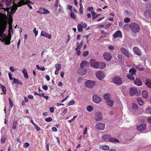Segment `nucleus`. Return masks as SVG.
I'll use <instances>...</instances> for the list:
<instances>
[{
	"mask_svg": "<svg viewBox=\"0 0 151 151\" xmlns=\"http://www.w3.org/2000/svg\"><path fill=\"white\" fill-rule=\"evenodd\" d=\"M4 32V31L2 30V27L0 26V40L3 42L4 41H5L6 44L9 45L10 44L11 39L8 38L6 34H2Z\"/></svg>",
	"mask_w": 151,
	"mask_h": 151,
	"instance_id": "nucleus-1",
	"label": "nucleus"
},
{
	"mask_svg": "<svg viewBox=\"0 0 151 151\" xmlns=\"http://www.w3.org/2000/svg\"><path fill=\"white\" fill-rule=\"evenodd\" d=\"M129 27L133 32L134 33H137L139 30V26L137 23H132L129 25Z\"/></svg>",
	"mask_w": 151,
	"mask_h": 151,
	"instance_id": "nucleus-2",
	"label": "nucleus"
},
{
	"mask_svg": "<svg viewBox=\"0 0 151 151\" xmlns=\"http://www.w3.org/2000/svg\"><path fill=\"white\" fill-rule=\"evenodd\" d=\"M33 3V2L29 1V0H23L22 2L19 1L17 5L18 6H20L23 4H27L29 8L32 9V8L30 4Z\"/></svg>",
	"mask_w": 151,
	"mask_h": 151,
	"instance_id": "nucleus-3",
	"label": "nucleus"
},
{
	"mask_svg": "<svg viewBox=\"0 0 151 151\" xmlns=\"http://www.w3.org/2000/svg\"><path fill=\"white\" fill-rule=\"evenodd\" d=\"M113 82L117 86H120L122 84V78L120 77L116 76L113 78Z\"/></svg>",
	"mask_w": 151,
	"mask_h": 151,
	"instance_id": "nucleus-4",
	"label": "nucleus"
},
{
	"mask_svg": "<svg viewBox=\"0 0 151 151\" xmlns=\"http://www.w3.org/2000/svg\"><path fill=\"white\" fill-rule=\"evenodd\" d=\"M96 82L94 81L91 80L87 81L85 83L86 86L90 88H91L95 85Z\"/></svg>",
	"mask_w": 151,
	"mask_h": 151,
	"instance_id": "nucleus-5",
	"label": "nucleus"
},
{
	"mask_svg": "<svg viewBox=\"0 0 151 151\" xmlns=\"http://www.w3.org/2000/svg\"><path fill=\"white\" fill-rule=\"evenodd\" d=\"M94 119L96 121L101 120L102 119L101 113L99 111L96 112L94 114Z\"/></svg>",
	"mask_w": 151,
	"mask_h": 151,
	"instance_id": "nucleus-6",
	"label": "nucleus"
},
{
	"mask_svg": "<svg viewBox=\"0 0 151 151\" xmlns=\"http://www.w3.org/2000/svg\"><path fill=\"white\" fill-rule=\"evenodd\" d=\"M96 76L99 80H101L105 77V75L103 72L100 71L96 73Z\"/></svg>",
	"mask_w": 151,
	"mask_h": 151,
	"instance_id": "nucleus-7",
	"label": "nucleus"
},
{
	"mask_svg": "<svg viewBox=\"0 0 151 151\" xmlns=\"http://www.w3.org/2000/svg\"><path fill=\"white\" fill-rule=\"evenodd\" d=\"M120 50L126 56L127 58H130L131 57V54L128 50H127L124 47H122Z\"/></svg>",
	"mask_w": 151,
	"mask_h": 151,
	"instance_id": "nucleus-8",
	"label": "nucleus"
},
{
	"mask_svg": "<svg viewBox=\"0 0 151 151\" xmlns=\"http://www.w3.org/2000/svg\"><path fill=\"white\" fill-rule=\"evenodd\" d=\"M93 100L95 103L99 104L101 101V97L96 95H94L93 96Z\"/></svg>",
	"mask_w": 151,
	"mask_h": 151,
	"instance_id": "nucleus-9",
	"label": "nucleus"
},
{
	"mask_svg": "<svg viewBox=\"0 0 151 151\" xmlns=\"http://www.w3.org/2000/svg\"><path fill=\"white\" fill-rule=\"evenodd\" d=\"M98 62L94 59H91L90 61L91 66L96 69H98Z\"/></svg>",
	"mask_w": 151,
	"mask_h": 151,
	"instance_id": "nucleus-10",
	"label": "nucleus"
},
{
	"mask_svg": "<svg viewBox=\"0 0 151 151\" xmlns=\"http://www.w3.org/2000/svg\"><path fill=\"white\" fill-rule=\"evenodd\" d=\"M103 57L105 60L108 61L110 60L112 58V57L111 54L106 52H105L103 54Z\"/></svg>",
	"mask_w": 151,
	"mask_h": 151,
	"instance_id": "nucleus-11",
	"label": "nucleus"
},
{
	"mask_svg": "<svg viewBox=\"0 0 151 151\" xmlns=\"http://www.w3.org/2000/svg\"><path fill=\"white\" fill-rule=\"evenodd\" d=\"M112 36L114 38H116L117 37L121 38L122 37V32L120 30L117 31Z\"/></svg>",
	"mask_w": 151,
	"mask_h": 151,
	"instance_id": "nucleus-12",
	"label": "nucleus"
},
{
	"mask_svg": "<svg viewBox=\"0 0 151 151\" xmlns=\"http://www.w3.org/2000/svg\"><path fill=\"white\" fill-rule=\"evenodd\" d=\"M146 124L145 123H142L140 125L137 126V129L139 131H142L145 130L146 128Z\"/></svg>",
	"mask_w": 151,
	"mask_h": 151,
	"instance_id": "nucleus-13",
	"label": "nucleus"
},
{
	"mask_svg": "<svg viewBox=\"0 0 151 151\" xmlns=\"http://www.w3.org/2000/svg\"><path fill=\"white\" fill-rule=\"evenodd\" d=\"M95 127L96 129L99 130H103L105 128V124L102 123H99L96 124Z\"/></svg>",
	"mask_w": 151,
	"mask_h": 151,
	"instance_id": "nucleus-14",
	"label": "nucleus"
},
{
	"mask_svg": "<svg viewBox=\"0 0 151 151\" xmlns=\"http://www.w3.org/2000/svg\"><path fill=\"white\" fill-rule=\"evenodd\" d=\"M87 73V70L86 69L83 68H81L78 70V74L79 75H84L86 74Z\"/></svg>",
	"mask_w": 151,
	"mask_h": 151,
	"instance_id": "nucleus-15",
	"label": "nucleus"
},
{
	"mask_svg": "<svg viewBox=\"0 0 151 151\" xmlns=\"http://www.w3.org/2000/svg\"><path fill=\"white\" fill-rule=\"evenodd\" d=\"M133 50L134 53L138 55H142V53L140 49L137 47H134L133 48Z\"/></svg>",
	"mask_w": 151,
	"mask_h": 151,
	"instance_id": "nucleus-16",
	"label": "nucleus"
},
{
	"mask_svg": "<svg viewBox=\"0 0 151 151\" xmlns=\"http://www.w3.org/2000/svg\"><path fill=\"white\" fill-rule=\"evenodd\" d=\"M98 69L99 68L101 69H104L106 66V64L104 62H99L98 63Z\"/></svg>",
	"mask_w": 151,
	"mask_h": 151,
	"instance_id": "nucleus-17",
	"label": "nucleus"
},
{
	"mask_svg": "<svg viewBox=\"0 0 151 151\" xmlns=\"http://www.w3.org/2000/svg\"><path fill=\"white\" fill-rule=\"evenodd\" d=\"M137 88L134 87H131L130 88L129 93L131 96L134 95L137 92Z\"/></svg>",
	"mask_w": 151,
	"mask_h": 151,
	"instance_id": "nucleus-18",
	"label": "nucleus"
},
{
	"mask_svg": "<svg viewBox=\"0 0 151 151\" xmlns=\"http://www.w3.org/2000/svg\"><path fill=\"white\" fill-rule=\"evenodd\" d=\"M37 12L41 14H48L50 13V12L48 10L44 8L41 9Z\"/></svg>",
	"mask_w": 151,
	"mask_h": 151,
	"instance_id": "nucleus-19",
	"label": "nucleus"
},
{
	"mask_svg": "<svg viewBox=\"0 0 151 151\" xmlns=\"http://www.w3.org/2000/svg\"><path fill=\"white\" fill-rule=\"evenodd\" d=\"M40 35L41 36L47 37L49 39L51 38V35H49L48 33L44 31H42Z\"/></svg>",
	"mask_w": 151,
	"mask_h": 151,
	"instance_id": "nucleus-20",
	"label": "nucleus"
},
{
	"mask_svg": "<svg viewBox=\"0 0 151 151\" xmlns=\"http://www.w3.org/2000/svg\"><path fill=\"white\" fill-rule=\"evenodd\" d=\"M133 81L135 84L138 86H140L142 85V82L139 78H136Z\"/></svg>",
	"mask_w": 151,
	"mask_h": 151,
	"instance_id": "nucleus-21",
	"label": "nucleus"
},
{
	"mask_svg": "<svg viewBox=\"0 0 151 151\" xmlns=\"http://www.w3.org/2000/svg\"><path fill=\"white\" fill-rule=\"evenodd\" d=\"M89 65V63L86 61H83L80 64L81 68L87 67Z\"/></svg>",
	"mask_w": 151,
	"mask_h": 151,
	"instance_id": "nucleus-22",
	"label": "nucleus"
},
{
	"mask_svg": "<svg viewBox=\"0 0 151 151\" xmlns=\"http://www.w3.org/2000/svg\"><path fill=\"white\" fill-rule=\"evenodd\" d=\"M12 83H17L18 84L20 85H22V83L21 81L18 79H16L14 77H13V81L12 82Z\"/></svg>",
	"mask_w": 151,
	"mask_h": 151,
	"instance_id": "nucleus-23",
	"label": "nucleus"
},
{
	"mask_svg": "<svg viewBox=\"0 0 151 151\" xmlns=\"http://www.w3.org/2000/svg\"><path fill=\"white\" fill-rule=\"evenodd\" d=\"M151 10H147L145 12L144 15L147 18H149L151 17Z\"/></svg>",
	"mask_w": 151,
	"mask_h": 151,
	"instance_id": "nucleus-24",
	"label": "nucleus"
},
{
	"mask_svg": "<svg viewBox=\"0 0 151 151\" xmlns=\"http://www.w3.org/2000/svg\"><path fill=\"white\" fill-rule=\"evenodd\" d=\"M108 141L113 143H119V140L113 137L110 138L109 139Z\"/></svg>",
	"mask_w": 151,
	"mask_h": 151,
	"instance_id": "nucleus-25",
	"label": "nucleus"
},
{
	"mask_svg": "<svg viewBox=\"0 0 151 151\" xmlns=\"http://www.w3.org/2000/svg\"><path fill=\"white\" fill-rule=\"evenodd\" d=\"M106 103L108 105L111 107L113 106L114 102L113 101L109 99L106 101Z\"/></svg>",
	"mask_w": 151,
	"mask_h": 151,
	"instance_id": "nucleus-26",
	"label": "nucleus"
},
{
	"mask_svg": "<svg viewBox=\"0 0 151 151\" xmlns=\"http://www.w3.org/2000/svg\"><path fill=\"white\" fill-rule=\"evenodd\" d=\"M22 72L24 74V77L26 79H28V76L26 70L25 69H23L22 70Z\"/></svg>",
	"mask_w": 151,
	"mask_h": 151,
	"instance_id": "nucleus-27",
	"label": "nucleus"
},
{
	"mask_svg": "<svg viewBox=\"0 0 151 151\" xmlns=\"http://www.w3.org/2000/svg\"><path fill=\"white\" fill-rule=\"evenodd\" d=\"M136 70L134 68H132L130 69L129 70V72L130 74L131 75H134L136 74Z\"/></svg>",
	"mask_w": 151,
	"mask_h": 151,
	"instance_id": "nucleus-28",
	"label": "nucleus"
},
{
	"mask_svg": "<svg viewBox=\"0 0 151 151\" xmlns=\"http://www.w3.org/2000/svg\"><path fill=\"white\" fill-rule=\"evenodd\" d=\"M17 124L18 122L16 120H14L12 127V128L13 129H15L16 128Z\"/></svg>",
	"mask_w": 151,
	"mask_h": 151,
	"instance_id": "nucleus-29",
	"label": "nucleus"
},
{
	"mask_svg": "<svg viewBox=\"0 0 151 151\" xmlns=\"http://www.w3.org/2000/svg\"><path fill=\"white\" fill-rule=\"evenodd\" d=\"M99 148H101L104 150H107L109 149V147L107 145H104L103 146H101L99 147Z\"/></svg>",
	"mask_w": 151,
	"mask_h": 151,
	"instance_id": "nucleus-30",
	"label": "nucleus"
},
{
	"mask_svg": "<svg viewBox=\"0 0 151 151\" xmlns=\"http://www.w3.org/2000/svg\"><path fill=\"white\" fill-rule=\"evenodd\" d=\"M137 101L138 103L140 106H142L143 105V101L140 98H138L137 99Z\"/></svg>",
	"mask_w": 151,
	"mask_h": 151,
	"instance_id": "nucleus-31",
	"label": "nucleus"
},
{
	"mask_svg": "<svg viewBox=\"0 0 151 151\" xmlns=\"http://www.w3.org/2000/svg\"><path fill=\"white\" fill-rule=\"evenodd\" d=\"M55 67L56 68V70L59 71L61 68V65L60 64H56L55 65Z\"/></svg>",
	"mask_w": 151,
	"mask_h": 151,
	"instance_id": "nucleus-32",
	"label": "nucleus"
},
{
	"mask_svg": "<svg viewBox=\"0 0 151 151\" xmlns=\"http://www.w3.org/2000/svg\"><path fill=\"white\" fill-rule=\"evenodd\" d=\"M79 32H81L83 31V27L81 25V24H78L77 26Z\"/></svg>",
	"mask_w": 151,
	"mask_h": 151,
	"instance_id": "nucleus-33",
	"label": "nucleus"
},
{
	"mask_svg": "<svg viewBox=\"0 0 151 151\" xmlns=\"http://www.w3.org/2000/svg\"><path fill=\"white\" fill-rule=\"evenodd\" d=\"M93 107L91 106H88L86 108L87 110L89 112H91L92 111L93 109Z\"/></svg>",
	"mask_w": 151,
	"mask_h": 151,
	"instance_id": "nucleus-34",
	"label": "nucleus"
},
{
	"mask_svg": "<svg viewBox=\"0 0 151 151\" xmlns=\"http://www.w3.org/2000/svg\"><path fill=\"white\" fill-rule=\"evenodd\" d=\"M1 90L3 93V94L4 95H5L6 94V88L5 87V86H3L2 85H1Z\"/></svg>",
	"mask_w": 151,
	"mask_h": 151,
	"instance_id": "nucleus-35",
	"label": "nucleus"
},
{
	"mask_svg": "<svg viewBox=\"0 0 151 151\" xmlns=\"http://www.w3.org/2000/svg\"><path fill=\"white\" fill-rule=\"evenodd\" d=\"M142 95L143 97L145 98H146L147 97V92L146 91H143L142 92Z\"/></svg>",
	"mask_w": 151,
	"mask_h": 151,
	"instance_id": "nucleus-36",
	"label": "nucleus"
},
{
	"mask_svg": "<svg viewBox=\"0 0 151 151\" xmlns=\"http://www.w3.org/2000/svg\"><path fill=\"white\" fill-rule=\"evenodd\" d=\"M127 77L131 80H133L134 79V78L131 75L127 74Z\"/></svg>",
	"mask_w": 151,
	"mask_h": 151,
	"instance_id": "nucleus-37",
	"label": "nucleus"
},
{
	"mask_svg": "<svg viewBox=\"0 0 151 151\" xmlns=\"http://www.w3.org/2000/svg\"><path fill=\"white\" fill-rule=\"evenodd\" d=\"M80 7L79 8V11L81 14H82L83 12V6L81 2H80Z\"/></svg>",
	"mask_w": 151,
	"mask_h": 151,
	"instance_id": "nucleus-38",
	"label": "nucleus"
},
{
	"mask_svg": "<svg viewBox=\"0 0 151 151\" xmlns=\"http://www.w3.org/2000/svg\"><path fill=\"white\" fill-rule=\"evenodd\" d=\"M40 96L44 98L46 100H48L49 99V96H45L43 93L40 94Z\"/></svg>",
	"mask_w": 151,
	"mask_h": 151,
	"instance_id": "nucleus-39",
	"label": "nucleus"
},
{
	"mask_svg": "<svg viewBox=\"0 0 151 151\" xmlns=\"http://www.w3.org/2000/svg\"><path fill=\"white\" fill-rule=\"evenodd\" d=\"M145 84L148 87L151 88V81H147Z\"/></svg>",
	"mask_w": 151,
	"mask_h": 151,
	"instance_id": "nucleus-40",
	"label": "nucleus"
},
{
	"mask_svg": "<svg viewBox=\"0 0 151 151\" xmlns=\"http://www.w3.org/2000/svg\"><path fill=\"white\" fill-rule=\"evenodd\" d=\"M118 58L119 60L122 62L123 60L122 56L121 54H118Z\"/></svg>",
	"mask_w": 151,
	"mask_h": 151,
	"instance_id": "nucleus-41",
	"label": "nucleus"
},
{
	"mask_svg": "<svg viewBox=\"0 0 151 151\" xmlns=\"http://www.w3.org/2000/svg\"><path fill=\"white\" fill-rule=\"evenodd\" d=\"M91 14L93 17V19H94L97 17V16H96V14L93 11H92L91 12Z\"/></svg>",
	"mask_w": 151,
	"mask_h": 151,
	"instance_id": "nucleus-42",
	"label": "nucleus"
},
{
	"mask_svg": "<svg viewBox=\"0 0 151 151\" xmlns=\"http://www.w3.org/2000/svg\"><path fill=\"white\" fill-rule=\"evenodd\" d=\"M109 94H106L104 95V99L106 101L110 99L109 97Z\"/></svg>",
	"mask_w": 151,
	"mask_h": 151,
	"instance_id": "nucleus-43",
	"label": "nucleus"
},
{
	"mask_svg": "<svg viewBox=\"0 0 151 151\" xmlns=\"http://www.w3.org/2000/svg\"><path fill=\"white\" fill-rule=\"evenodd\" d=\"M109 135H104L102 137V139L104 140H106L107 139H109Z\"/></svg>",
	"mask_w": 151,
	"mask_h": 151,
	"instance_id": "nucleus-44",
	"label": "nucleus"
},
{
	"mask_svg": "<svg viewBox=\"0 0 151 151\" xmlns=\"http://www.w3.org/2000/svg\"><path fill=\"white\" fill-rule=\"evenodd\" d=\"M146 111L147 113H151V107L147 108L146 109Z\"/></svg>",
	"mask_w": 151,
	"mask_h": 151,
	"instance_id": "nucleus-45",
	"label": "nucleus"
},
{
	"mask_svg": "<svg viewBox=\"0 0 151 151\" xmlns=\"http://www.w3.org/2000/svg\"><path fill=\"white\" fill-rule=\"evenodd\" d=\"M70 17L71 18L74 19H76V15L73 12H71V13Z\"/></svg>",
	"mask_w": 151,
	"mask_h": 151,
	"instance_id": "nucleus-46",
	"label": "nucleus"
},
{
	"mask_svg": "<svg viewBox=\"0 0 151 151\" xmlns=\"http://www.w3.org/2000/svg\"><path fill=\"white\" fill-rule=\"evenodd\" d=\"M5 2L6 5L9 6L12 2V0H6Z\"/></svg>",
	"mask_w": 151,
	"mask_h": 151,
	"instance_id": "nucleus-47",
	"label": "nucleus"
},
{
	"mask_svg": "<svg viewBox=\"0 0 151 151\" xmlns=\"http://www.w3.org/2000/svg\"><path fill=\"white\" fill-rule=\"evenodd\" d=\"M133 109L134 110H136L137 109V106L134 103L132 104Z\"/></svg>",
	"mask_w": 151,
	"mask_h": 151,
	"instance_id": "nucleus-48",
	"label": "nucleus"
},
{
	"mask_svg": "<svg viewBox=\"0 0 151 151\" xmlns=\"http://www.w3.org/2000/svg\"><path fill=\"white\" fill-rule=\"evenodd\" d=\"M45 120L47 122H49L52 121V119L51 117H48L45 118Z\"/></svg>",
	"mask_w": 151,
	"mask_h": 151,
	"instance_id": "nucleus-49",
	"label": "nucleus"
},
{
	"mask_svg": "<svg viewBox=\"0 0 151 151\" xmlns=\"http://www.w3.org/2000/svg\"><path fill=\"white\" fill-rule=\"evenodd\" d=\"M130 21V19L128 17L125 18L124 20V22L125 23H128Z\"/></svg>",
	"mask_w": 151,
	"mask_h": 151,
	"instance_id": "nucleus-50",
	"label": "nucleus"
},
{
	"mask_svg": "<svg viewBox=\"0 0 151 151\" xmlns=\"http://www.w3.org/2000/svg\"><path fill=\"white\" fill-rule=\"evenodd\" d=\"M89 53V51H84L83 52V56L84 57H86Z\"/></svg>",
	"mask_w": 151,
	"mask_h": 151,
	"instance_id": "nucleus-51",
	"label": "nucleus"
},
{
	"mask_svg": "<svg viewBox=\"0 0 151 151\" xmlns=\"http://www.w3.org/2000/svg\"><path fill=\"white\" fill-rule=\"evenodd\" d=\"M9 104L10 105V107L11 108H12L13 106V105L12 102V101L11 100L10 98H9Z\"/></svg>",
	"mask_w": 151,
	"mask_h": 151,
	"instance_id": "nucleus-52",
	"label": "nucleus"
},
{
	"mask_svg": "<svg viewBox=\"0 0 151 151\" xmlns=\"http://www.w3.org/2000/svg\"><path fill=\"white\" fill-rule=\"evenodd\" d=\"M81 25H82L83 28H86L87 26V24L83 22H82L81 23Z\"/></svg>",
	"mask_w": 151,
	"mask_h": 151,
	"instance_id": "nucleus-53",
	"label": "nucleus"
},
{
	"mask_svg": "<svg viewBox=\"0 0 151 151\" xmlns=\"http://www.w3.org/2000/svg\"><path fill=\"white\" fill-rule=\"evenodd\" d=\"M29 145V144L28 142H25L24 145L23 146L24 147L27 148Z\"/></svg>",
	"mask_w": 151,
	"mask_h": 151,
	"instance_id": "nucleus-54",
	"label": "nucleus"
},
{
	"mask_svg": "<svg viewBox=\"0 0 151 151\" xmlns=\"http://www.w3.org/2000/svg\"><path fill=\"white\" fill-rule=\"evenodd\" d=\"M108 49L111 50H114V46L112 45H110L108 47Z\"/></svg>",
	"mask_w": 151,
	"mask_h": 151,
	"instance_id": "nucleus-55",
	"label": "nucleus"
},
{
	"mask_svg": "<svg viewBox=\"0 0 151 151\" xmlns=\"http://www.w3.org/2000/svg\"><path fill=\"white\" fill-rule=\"evenodd\" d=\"M33 32L35 33V36H36L38 34V32L36 30V28H35L33 29Z\"/></svg>",
	"mask_w": 151,
	"mask_h": 151,
	"instance_id": "nucleus-56",
	"label": "nucleus"
},
{
	"mask_svg": "<svg viewBox=\"0 0 151 151\" xmlns=\"http://www.w3.org/2000/svg\"><path fill=\"white\" fill-rule=\"evenodd\" d=\"M34 127L36 129L37 131H39L40 130V128L39 127L37 124L35 125Z\"/></svg>",
	"mask_w": 151,
	"mask_h": 151,
	"instance_id": "nucleus-57",
	"label": "nucleus"
},
{
	"mask_svg": "<svg viewBox=\"0 0 151 151\" xmlns=\"http://www.w3.org/2000/svg\"><path fill=\"white\" fill-rule=\"evenodd\" d=\"M9 76V79L10 80H12L13 79V78H12V74L10 73H8Z\"/></svg>",
	"mask_w": 151,
	"mask_h": 151,
	"instance_id": "nucleus-58",
	"label": "nucleus"
},
{
	"mask_svg": "<svg viewBox=\"0 0 151 151\" xmlns=\"http://www.w3.org/2000/svg\"><path fill=\"white\" fill-rule=\"evenodd\" d=\"M42 88L45 90H47L48 89V87L47 86L43 85L42 86Z\"/></svg>",
	"mask_w": 151,
	"mask_h": 151,
	"instance_id": "nucleus-59",
	"label": "nucleus"
},
{
	"mask_svg": "<svg viewBox=\"0 0 151 151\" xmlns=\"http://www.w3.org/2000/svg\"><path fill=\"white\" fill-rule=\"evenodd\" d=\"M59 3V0H57L55 4V6L56 7H58V4Z\"/></svg>",
	"mask_w": 151,
	"mask_h": 151,
	"instance_id": "nucleus-60",
	"label": "nucleus"
},
{
	"mask_svg": "<svg viewBox=\"0 0 151 151\" xmlns=\"http://www.w3.org/2000/svg\"><path fill=\"white\" fill-rule=\"evenodd\" d=\"M52 131L54 132H56L57 131V129L56 127H53L52 128Z\"/></svg>",
	"mask_w": 151,
	"mask_h": 151,
	"instance_id": "nucleus-61",
	"label": "nucleus"
},
{
	"mask_svg": "<svg viewBox=\"0 0 151 151\" xmlns=\"http://www.w3.org/2000/svg\"><path fill=\"white\" fill-rule=\"evenodd\" d=\"M9 69L12 72H14L16 70H15L14 68L12 67H10Z\"/></svg>",
	"mask_w": 151,
	"mask_h": 151,
	"instance_id": "nucleus-62",
	"label": "nucleus"
},
{
	"mask_svg": "<svg viewBox=\"0 0 151 151\" xmlns=\"http://www.w3.org/2000/svg\"><path fill=\"white\" fill-rule=\"evenodd\" d=\"M68 110L67 109H65L63 111V114H66L68 112Z\"/></svg>",
	"mask_w": 151,
	"mask_h": 151,
	"instance_id": "nucleus-63",
	"label": "nucleus"
},
{
	"mask_svg": "<svg viewBox=\"0 0 151 151\" xmlns=\"http://www.w3.org/2000/svg\"><path fill=\"white\" fill-rule=\"evenodd\" d=\"M111 23H109L107 24V25H106L104 27V28L105 29H106L107 28H108L111 25Z\"/></svg>",
	"mask_w": 151,
	"mask_h": 151,
	"instance_id": "nucleus-64",
	"label": "nucleus"
}]
</instances>
